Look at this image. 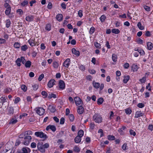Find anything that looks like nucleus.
<instances>
[{
	"mask_svg": "<svg viewBox=\"0 0 153 153\" xmlns=\"http://www.w3.org/2000/svg\"><path fill=\"white\" fill-rule=\"evenodd\" d=\"M144 104L142 103H139L137 105V107L140 108H143L144 107Z\"/></svg>",
	"mask_w": 153,
	"mask_h": 153,
	"instance_id": "603ef678",
	"label": "nucleus"
},
{
	"mask_svg": "<svg viewBox=\"0 0 153 153\" xmlns=\"http://www.w3.org/2000/svg\"><path fill=\"white\" fill-rule=\"evenodd\" d=\"M147 48L149 50H152L153 48L152 44L151 42H148L147 44Z\"/></svg>",
	"mask_w": 153,
	"mask_h": 153,
	"instance_id": "6ab92c4d",
	"label": "nucleus"
},
{
	"mask_svg": "<svg viewBox=\"0 0 153 153\" xmlns=\"http://www.w3.org/2000/svg\"><path fill=\"white\" fill-rule=\"evenodd\" d=\"M125 112L126 114H130L131 113V110L129 108H127L125 110Z\"/></svg>",
	"mask_w": 153,
	"mask_h": 153,
	"instance_id": "37998d69",
	"label": "nucleus"
},
{
	"mask_svg": "<svg viewBox=\"0 0 153 153\" xmlns=\"http://www.w3.org/2000/svg\"><path fill=\"white\" fill-rule=\"evenodd\" d=\"M48 109L52 113H54L56 110L54 106L53 105H49L48 106Z\"/></svg>",
	"mask_w": 153,
	"mask_h": 153,
	"instance_id": "4468645a",
	"label": "nucleus"
},
{
	"mask_svg": "<svg viewBox=\"0 0 153 153\" xmlns=\"http://www.w3.org/2000/svg\"><path fill=\"white\" fill-rule=\"evenodd\" d=\"M33 90L35 91L38 88V85H37L35 84L33 85Z\"/></svg>",
	"mask_w": 153,
	"mask_h": 153,
	"instance_id": "338daca9",
	"label": "nucleus"
},
{
	"mask_svg": "<svg viewBox=\"0 0 153 153\" xmlns=\"http://www.w3.org/2000/svg\"><path fill=\"white\" fill-rule=\"evenodd\" d=\"M59 88L62 90H63L65 88V84L62 80H60L59 82Z\"/></svg>",
	"mask_w": 153,
	"mask_h": 153,
	"instance_id": "f8f14e48",
	"label": "nucleus"
},
{
	"mask_svg": "<svg viewBox=\"0 0 153 153\" xmlns=\"http://www.w3.org/2000/svg\"><path fill=\"white\" fill-rule=\"evenodd\" d=\"M71 63L70 59H66L63 63V66L66 68H68Z\"/></svg>",
	"mask_w": 153,
	"mask_h": 153,
	"instance_id": "0eeeda50",
	"label": "nucleus"
},
{
	"mask_svg": "<svg viewBox=\"0 0 153 153\" xmlns=\"http://www.w3.org/2000/svg\"><path fill=\"white\" fill-rule=\"evenodd\" d=\"M53 67L55 68H57L59 66V63L58 62L55 61L53 63Z\"/></svg>",
	"mask_w": 153,
	"mask_h": 153,
	"instance_id": "e433bc0d",
	"label": "nucleus"
},
{
	"mask_svg": "<svg viewBox=\"0 0 153 153\" xmlns=\"http://www.w3.org/2000/svg\"><path fill=\"white\" fill-rule=\"evenodd\" d=\"M95 31V28L94 27H91L90 29L89 30V33L91 34H92Z\"/></svg>",
	"mask_w": 153,
	"mask_h": 153,
	"instance_id": "09e8293b",
	"label": "nucleus"
},
{
	"mask_svg": "<svg viewBox=\"0 0 153 153\" xmlns=\"http://www.w3.org/2000/svg\"><path fill=\"white\" fill-rule=\"evenodd\" d=\"M25 133L26 135H32L33 134L32 131L30 130L27 131Z\"/></svg>",
	"mask_w": 153,
	"mask_h": 153,
	"instance_id": "bf43d9fd",
	"label": "nucleus"
},
{
	"mask_svg": "<svg viewBox=\"0 0 153 153\" xmlns=\"http://www.w3.org/2000/svg\"><path fill=\"white\" fill-rule=\"evenodd\" d=\"M130 78V76L129 75L127 76H124V79L123 80V82L124 83H126L129 80Z\"/></svg>",
	"mask_w": 153,
	"mask_h": 153,
	"instance_id": "4be33fe9",
	"label": "nucleus"
},
{
	"mask_svg": "<svg viewBox=\"0 0 153 153\" xmlns=\"http://www.w3.org/2000/svg\"><path fill=\"white\" fill-rule=\"evenodd\" d=\"M51 26L50 24H47L46 25L45 29L49 31L51 30Z\"/></svg>",
	"mask_w": 153,
	"mask_h": 153,
	"instance_id": "c03bdc74",
	"label": "nucleus"
},
{
	"mask_svg": "<svg viewBox=\"0 0 153 153\" xmlns=\"http://www.w3.org/2000/svg\"><path fill=\"white\" fill-rule=\"evenodd\" d=\"M28 3V2L27 0H24L22 2L21 4L22 6H25Z\"/></svg>",
	"mask_w": 153,
	"mask_h": 153,
	"instance_id": "ea45409f",
	"label": "nucleus"
},
{
	"mask_svg": "<svg viewBox=\"0 0 153 153\" xmlns=\"http://www.w3.org/2000/svg\"><path fill=\"white\" fill-rule=\"evenodd\" d=\"M74 151L76 152H78L80 151V148L76 146L74 147Z\"/></svg>",
	"mask_w": 153,
	"mask_h": 153,
	"instance_id": "8fccbe9b",
	"label": "nucleus"
},
{
	"mask_svg": "<svg viewBox=\"0 0 153 153\" xmlns=\"http://www.w3.org/2000/svg\"><path fill=\"white\" fill-rule=\"evenodd\" d=\"M129 66V64L127 62L125 63L124 65H123V67L125 68L126 69H127L128 68Z\"/></svg>",
	"mask_w": 153,
	"mask_h": 153,
	"instance_id": "6e6d98bb",
	"label": "nucleus"
},
{
	"mask_svg": "<svg viewBox=\"0 0 153 153\" xmlns=\"http://www.w3.org/2000/svg\"><path fill=\"white\" fill-rule=\"evenodd\" d=\"M144 114L142 113L141 111H137L136 112L135 114V117L136 118H138L140 117H142L144 116Z\"/></svg>",
	"mask_w": 153,
	"mask_h": 153,
	"instance_id": "9d476101",
	"label": "nucleus"
},
{
	"mask_svg": "<svg viewBox=\"0 0 153 153\" xmlns=\"http://www.w3.org/2000/svg\"><path fill=\"white\" fill-rule=\"evenodd\" d=\"M56 97V95L54 94L51 93L49 94L48 98L49 99H51L52 98H55Z\"/></svg>",
	"mask_w": 153,
	"mask_h": 153,
	"instance_id": "c9c22d12",
	"label": "nucleus"
},
{
	"mask_svg": "<svg viewBox=\"0 0 153 153\" xmlns=\"http://www.w3.org/2000/svg\"><path fill=\"white\" fill-rule=\"evenodd\" d=\"M129 133L130 135H132L133 136H135L136 134L135 132L132 129H130L129 130Z\"/></svg>",
	"mask_w": 153,
	"mask_h": 153,
	"instance_id": "a18cd8bd",
	"label": "nucleus"
},
{
	"mask_svg": "<svg viewBox=\"0 0 153 153\" xmlns=\"http://www.w3.org/2000/svg\"><path fill=\"white\" fill-rule=\"evenodd\" d=\"M72 53L77 56L79 55L80 53L79 51H76L75 48H73L72 49Z\"/></svg>",
	"mask_w": 153,
	"mask_h": 153,
	"instance_id": "f3484780",
	"label": "nucleus"
},
{
	"mask_svg": "<svg viewBox=\"0 0 153 153\" xmlns=\"http://www.w3.org/2000/svg\"><path fill=\"white\" fill-rule=\"evenodd\" d=\"M44 77V74H41L38 78V80L40 81L42 80Z\"/></svg>",
	"mask_w": 153,
	"mask_h": 153,
	"instance_id": "864d4df0",
	"label": "nucleus"
},
{
	"mask_svg": "<svg viewBox=\"0 0 153 153\" xmlns=\"http://www.w3.org/2000/svg\"><path fill=\"white\" fill-rule=\"evenodd\" d=\"M35 135L37 137L46 139L48 138L47 135L42 131H36L35 133Z\"/></svg>",
	"mask_w": 153,
	"mask_h": 153,
	"instance_id": "f03ea898",
	"label": "nucleus"
},
{
	"mask_svg": "<svg viewBox=\"0 0 153 153\" xmlns=\"http://www.w3.org/2000/svg\"><path fill=\"white\" fill-rule=\"evenodd\" d=\"M27 48L28 47L26 45H25L21 47V49L22 51H25L27 49Z\"/></svg>",
	"mask_w": 153,
	"mask_h": 153,
	"instance_id": "f704fd0d",
	"label": "nucleus"
},
{
	"mask_svg": "<svg viewBox=\"0 0 153 153\" xmlns=\"http://www.w3.org/2000/svg\"><path fill=\"white\" fill-rule=\"evenodd\" d=\"M81 140V137L77 136L75 138V142L76 143H79L80 142Z\"/></svg>",
	"mask_w": 153,
	"mask_h": 153,
	"instance_id": "5701e85b",
	"label": "nucleus"
},
{
	"mask_svg": "<svg viewBox=\"0 0 153 153\" xmlns=\"http://www.w3.org/2000/svg\"><path fill=\"white\" fill-rule=\"evenodd\" d=\"M77 111L79 114H81L83 113L84 109L82 106H80L78 107Z\"/></svg>",
	"mask_w": 153,
	"mask_h": 153,
	"instance_id": "1a4fd4ad",
	"label": "nucleus"
},
{
	"mask_svg": "<svg viewBox=\"0 0 153 153\" xmlns=\"http://www.w3.org/2000/svg\"><path fill=\"white\" fill-rule=\"evenodd\" d=\"M138 52L141 55H143L145 54V52L143 50H138Z\"/></svg>",
	"mask_w": 153,
	"mask_h": 153,
	"instance_id": "052dcab7",
	"label": "nucleus"
},
{
	"mask_svg": "<svg viewBox=\"0 0 153 153\" xmlns=\"http://www.w3.org/2000/svg\"><path fill=\"white\" fill-rule=\"evenodd\" d=\"M21 60L20 58H18L17 59L16 61V65L18 66H21Z\"/></svg>",
	"mask_w": 153,
	"mask_h": 153,
	"instance_id": "a878e982",
	"label": "nucleus"
},
{
	"mask_svg": "<svg viewBox=\"0 0 153 153\" xmlns=\"http://www.w3.org/2000/svg\"><path fill=\"white\" fill-rule=\"evenodd\" d=\"M14 112V109L12 107H10L9 108L8 113L10 114H13Z\"/></svg>",
	"mask_w": 153,
	"mask_h": 153,
	"instance_id": "79ce46f5",
	"label": "nucleus"
},
{
	"mask_svg": "<svg viewBox=\"0 0 153 153\" xmlns=\"http://www.w3.org/2000/svg\"><path fill=\"white\" fill-rule=\"evenodd\" d=\"M20 100V99L19 97H17L16 98L15 100L14 103L16 104Z\"/></svg>",
	"mask_w": 153,
	"mask_h": 153,
	"instance_id": "774afa93",
	"label": "nucleus"
},
{
	"mask_svg": "<svg viewBox=\"0 0 153 153\" xmlns=\"http://www.w3.org/2000/svg\"><path fill=\"white\" fill-rule=\"evenodd\" d=\"M26 135L25 133L23 132L21 134H20L19 135V138H22L23 137Z\"/></svg>",
	"mask_w": 153,
	"mask_h": 153,
	"instance_id": "69168bd1",
	"label": "nucleus"
},
{
	"mask_svg": "<svg viewBox=\"0 0 153 153\" xmlns=\"http://www.w3.org/2000/svg\"><path fill=\"white\" fill-rule=\"evenodd\" d=\"M138 68V66L137 65L134 64H133L131 66V70H132L134 72L137 71Z\"/></svg>",
	"mask_w": 153,
	"mask_h": 153,
	"instance_id": "dca6fc26",
	"label": "nucleus"
},
{
	"mask_svg": "<svg viewBox=\"0 0 153 153\" xmlns=\"http://www.w3.org/2000/svg\"><path fill=\"white\" fill-rule=\"evenodd\" d=\"M144 9L147 11H149L150 10V8L149 7L145 5L144 6Z\"/></svg>",
	"mask_w": 153,
	"mask_h": 153,
	"instance_id": "13d9d810",
	"label": "nucleus"
},
{
	"mask_svg": "<svg viewBox=\"0 0 153 153\" xmlns=\"http://www.w3.org/2000/svg\"><path fill=\"white\" fill-rule=\"evenodd\" d=\"M95 46L97 48H100L101 45L100 44L96 42L94 43V44Z\"/></svg>",
	"mask_w": 153,
	"mask_h": 153,
	"instance_id": "3c124183",
	"label": "nucleus"
},
{
	"mask_svg": "<svg viewBox=\"0 0 153 153\" xmlns=\"http://www.w3.org/2000/svg\"><path fill=\"white\" fill-rule=\"evenodd\" d=\"M103 99L102 97H100L97 100V104L98 105H100L102 104L103 101Z\"/></svg>",
	"mask_w": 153,
	"mask_h": 153,
	"instance_id": "473e14b6",
	"label": "nucleus"
},
{
	"mask_svg": "<svg viewBox=\"0 0 153 153\" xmlns=\"http://www.w3.org/2000/svg\"><path fill=\"white\" fill-rule=\"evenodd\" d=\"M55 80L54 79H51L48 82V86L49 88H51L55 84Z\"/></svg>",
	"mask_w": 153,
	"mask_h": 153,
	"instance_id": "6e6552de",
	"label": "nucleus"
},
{
	"mask_svg": "<svg viewBox=\"0 0 153 153\" xmlns=\"http://www.w3.org/2000/svg\"><path fill=\"white\" fill-rule=\"evenodd\" d=\"M137 26H138L140 30H143L144 29V27L142 26L140 22H139L138 23Z\"/></svg>",
	"mask_w": 153,
	"mask_h": 153,
	"instance_id": "4c0bfd02",
	"label": "nucleus"
},
{
	"mask_svg": "<svg viewBox=\"0 0 153 153\" xmlns=\"http://www.w3.org/2000/svg\"><path fill=\"white\" fill-rule=\"evenodd\" d=\"M18 121L16 119L14 118H13L10 119V122L9 123V124H14L16 123Z\"/></svg>",
	"mask_w": 153,
	"mask_h": 153,
	"instance_id": "aec40b11",
	"label": "nucleus"
},
{
	"mask_svg": "<svg viewBox=\"0 0 153 153\" xmlns=\"http://www.w3.org/2000/svg\"><path fill=\"white\" fill-rule=\"evenodd\" d=\"M112 32L115 34H117L120 33V31L118 29H113L112 30Z\"/></svg>",
	"mask_w": 153,
	"mask_h": 153,
	"instance_id": "2f4dec72",
	"label": "nucleus"
},
{
	"mask_svg": "<svg viewBox=\"0 0 153 153\" xmlns=\"http://www.w3.org/2000/svg\"><path fill=\"white\" fill-rule=\"evenodd\" d=\"M25 141L23 142L24 144L26 146L28 145L31 141L32 137L28 135L25 137Z\"/></svg>",
	"mask_w": 153,
	"mask_h": 153,
	"instance_id": "7ed1b4c3",
	"label": "nucleus"
},
{
	"mask_svg": "<svg viewBox=\"0 0 153 153\" xmlns=\"http://www.w3.org/2000/svg\"><path fill=\"white\" fill-rule=\"evenodd\" d=\"M84 131L82 130H80L79 131L78 133V136L82 137L83 135Z\"/></svg>",
	"mask_w": 153,
	"mask_h": 153,
	"instance_id": "bb28decb",
	"label": "nucleus"
},
{
	"mask_svg": "<svg viewBox=\"0 0 153 153\" xmlns=\"http://www.w3.org/2000/svg\"><path fill=\"white\" fill-rule=\"evenodd\" d=\"M28 42L31 46H34L36 45L33 40H29L28 41Z\"/></svg>",
	"mask_w": 153,
	"mask_h": 153,
	"instance_id": "393cba45",
	"label": "nucleus"
},
{
	"mask_svg": "<svg viewBox=\"0 0 153 153\" xmlns=\"http://www.w3.org/2000/svg\"><path fill=\"white\" fill-rule=\"evenodd\" d=\"M93 84L94 87L96 88H98L100 87V83L98 82H93Z\"/></svg>",
	"mask_w": 153,
	"mask_h": 153,
	"instance_id": "b1692460",
	"label": "nucleus"
},
{
	"mask_svg": "<svg viewBox=\"0 0 153 153\" xmlns=\"http://www.w3.org/2000/svg\"><path fill=\"white\" fill-rule=\"evenodd\" d=\"M46 129L47 131L49 129H50L52 131L54 132L56 131V127L54 126L49 125L46 128Z\"/></svg>",
	"mask_w": 153,
	"mask_h": 153,
	"instance_id": "ddd939ff",
	"label": "nucleus"
},
{
	"mask_svg": "<svg viewBox=\"0 0 153 153\" xmlns=\"http://www.w3.org/2000/svg\"><path fill=\"white\" fill-rule=\"evenodd\" d=\"M35 109L37 113L40 116L43 115L45 113V109L42 108H36Z\"/></svg>",
	"mask_w": 153,
	"mask_h": 153,
	"instance_id": "20e7f679",
	"label": "nucleus"
},
{
	"mask_svg": "<svg viewBox=\"0 0 153 153\" xmlns=\"http://www.w3.org/2000/svg\"><path fill=\"white\" fill-rule=\"evenodd\" d=\"M112 60L114 62H115L117 60V56L116 55L113 54L112 55Z\"/></svg>",
	"mask_w": 153,
	"mask_h": 153,
	"instance_id": "a19ab883",
	"label": "nucleus"
},
{
	"mask_svg": "<svg viewBox=\"0 0 153 153\" xmlns=\"http://www.w3.org/2000/svg\"><path fill=\"white\" fill-rule=\"evenodd\" d=\"M20 46V44L18 42H15L14 44V47L16 48H19Z\"/></svg>",
	"mask_w": 153,
	"mask_h": 153,
	"instance_id": "c756f323",
	"label": "nucleus"
},
{
	"mask_svg": "<svg viewBox=\"0 0 153 153\" xmlns=\"http://www.w3.org/2000/svg\"><path fill=\"white\" fill-rule=\"evenodd\" d=\"M37 148L42 153H44L45 151V148L43 146V143L42 142H39L37 144Z\"/></svg>",
	"mask_w": 153,
	"mask_h": 153,
	"instance_id": "39448f33",
	"label": "nucleus"
},
{
	"mask_svg": "<svg viewBox=\"0 0 153 153\" xmlns=\"http://www.w3.org/2000/svg\"><path fill=\"white\" fill-rule=\"evenodd\" d=\"M106 18L105 16L104 15H102L100 18V20L101 22H104Z\"/></svg>",
	"mask_w": 153,
	"mask_h": 153,
	"instance_id": "58836bf2",
	"label": "nucleus"
},
{
	"mask_svg": "<svg viewBox=\"0 0 153 153\" xmlns=\"http://www.w3.org/2000/svg\"><path fill=\"white\" fill-rule=\"evenodd\" d=\"M7 97H2L0 98V102L2 103V105L3 103L6 101V100L7 99Z\"/></svg>",
	"mask_w": 153,
	"mask_h": 153,
	"instance_id": "412c9836",
	"label": "nucleus"
},
{
	"mask_svg": "<svg viewBox=\"0 0 153 153\" xmlns=\"http://www.w3.org/2000/svg\"><path fill=\"white\" fill-rule=\"evenodd\" d=\"M7 0L5 1L6 3L5 4H4V7L5 8H6L10 7V5H9V4H8L6 2H7Z\"/></svg>",
	"mask_w": 153,
	"mask_h": 153,
	"instance_id": "5fc2aeb1",
	"label": "nucleus"
},
{
	"mask_svg": "<svg viewBox=\"0 0 153 153\" xmlns=\"http://www.w3.org/2000/svg\"><path fill=\"white\" fill-rule=\"evenodd\" d=\"M107 138L109 140H114L115 139V138L113 135H108L107 136Z\"/></svg>",
	"mask_w": 153,
	"mask_h": 153,
	"instance_id": "72a5a7b5",
	"label": "nucleus"
},
{
	"mask_svg": "<svg viewBox=\"0 0 153 153\" xmlns=\"http://www.w3.org/2000/svg\"><path fill=\"white\" fill-rule=\"evenodd\" d=\"M63 16L61 14H59L56 16V19L59 21H61L62 19Z\"/></svg>",
	"mask_w": 153,
	"mask_h": 153,
	"instance_id": "a211bd4d",
	"label": "nucleus"
},
{
	"mask_svg": "<svg viewBox=\"0 0 153 153\" xmlns=\"http://www.w3.org/2000/svg\"><path fill=\"white\" fill-rule=\"evenodd\" d=\"M31 65V62L30 61H28L26 62L25 66L26 68H30Z\"/></svg>",
	"mask_w": 153,
	"mask_h": 153,
	"instance_id": "7c9ffc66",
	"label": "nucleus"
},
{
	"mask_svg": "<svg viewBox=\"0 0 153 153\" xmlns=\"http://www.w3.org/2000/svg\"><path fill=\"white\" fill-rule=\"evenodd\" d=\"M69 117L71 121H73L74 120V117L73 114H70L69 116Z\"/></svg>",
	"mask_w": 153,
	"mask_h": 153,
	"instance_id": "49530a36",
	"label": "nucleus"
},
{
	"mask_svg": "<svg viewBox=\"0 0 153 153\" xmlns=\"http://www.w3.org/2000/svg\"><path fill=\"white\" fill-rule=\"evenodd\" d=\"M17 12L19 13L20 15H22L23 13V11L21 9H19L17 10Z\"/></svg>",
	"mask_w": 153,
	"mask_h": 153,
	"instance_id": "e2e57ef3",
	"label": "nucleus"
},
{
	"mask_svg": "<svg viewBox=\"0 0 153 153\" xmlns=\"http://www.w3.org/2000/svg\"><path fill=\"white\" fill-rule=\"evenodd\" d=\"M11 10V7L6 8L5 12V14L7 15H9L10 13Z\"/></svg>",
	"mask_w": 153,
	"mask_h": 153,
	"instance_id": "c85d7f7f",
	"label": "nucleus"
},
{
	"mask_svg": "<svg viewBox=\"0 0 153 153\" xmlns=\"http://www.w3.org/2000/svg\"><path fill=\"white\" fill-rule=\"evenodd\" d=\"M34 17L32 15H29L27 16L25 18V20L28 22H30L33 20Z\"/></svg>",
	"mask_w": 153,
	"mask_h": 153,
	"instance_id": "2eb2a0df",
	"label": "nucleus"
},
{
	"mask_svg": "<svg viewBox=\"0 0 153 153\" xmlns=\"http://www.w3.org/2000/svg\"><path fill=\"white\" fill-rule=\"evenodd\" d=\"M22 150V153H30L31 151L30 149L27 147H23Z\"/></svg>",
	"mask_w": 153,
	"mask_h": 153,
	"instance_id": "9b49d317",
	"label": "nucleus"
},
{
	"mask_svg": "<svg viewBox=\"0 0 153 153\" xmlns=\"http://www.w3.org/2000/svg\"><path fill=\"white\" fill-rule=\"evenodd\" d=\"M78 15L79 17H81L83 16L82 10H79L78 12Z\"/></svg>",
	"mask_w": 153,
	"mask_h": 153,
	"instance_id": "4d7b16f0",
	"label": "nucleus"
},
{
	"mask_svg": "<svg viewBox=\"0 0 153 153\" xmlns=\"http://www.w3.org/2000/svg\"><path fill=\"white\" fill-rule=\"evenodd\" d=\"M93 120L96 123H98L102 122V117L99 114H95L93 117Z\"/></svg>",
	"mask_w": 153,
	"mask_h": 153,
	"instance_id": "f257e3e1",
	"label": "nucleus"
},
{
	"mask_svg": "<svg viewBox=\"0 0 153 153\" xmlns=\"http://www.w3.org/2000/svg\"><path fill=\"white\" fill-rule=\"evenodd\" d=\"M21 88L22 89L24 92L26 91L27 90V87L25 85H22L21 86Z\"/></svg>",
	"mask_w": 153,
	"mask_h": 153,
	"instance_id": "de8ad7c7",
	"label": "nucleus"
},
{
	"mask_svg": "<svg viewBox=\"0 0 153 153\" xmlns=\"http://www.w3.org/2000/svg\"><path fill=\"white\" fill-rule=\"evenodd\" d=\"M74 99L75 103L77 105L81 104L82 102V100L79 97H75Z\"/></svg>",
	"mask_w": 153,
	"mask_h": 153,
	"instance_id": "423d86ee",
	"label": "nucleus"
},
{
	"mask_svg": "<svg viewBox=\"0 0 153 153\" xmlns=\"http://www.w3.org/2000/svg\"><path fill=\"white\" fill-rule=\"evenodd\" d=\"M6 42V40L5 39H0V44H4Z\"/></svg>",
	"mask_w": 153,
	"mask_h": 153,
	"instance_id": "680f3d73",
	"label": "nucleus"
},
{
	"mask_svg": "<svg viewBox=\"0 0 153 153\" xmlns=\"http://www.w3.org/2000/svg\"><path fill=\"white\" fill-rule=\"evenodd\" d=\"M21 58V62L23 64H24L25 62H26V60L24 58V57L23 56H21L20 57Z\"/></svg>",
	"mask_w": 153,
	"mask_h": 153,
	"instance_id": "0e129e2a",
	"label": "nucleus"
},
{
	"mask_svg": "<svg viewBox=\"0 0 153 153\" xmlns=\"http://www.w3.org/2000/svg\"><path fill=\"white\" fill-rule=\"evenodd\" d=\"M10 21L9 19H7L6 21V26L7 28L9 27L10 26Z\"/></svg>",
	"mask_w": 153,
	"mask_h": 153,
	"instance_id": "cd10ccee",
	"label": "nucleus"
}]
</instances>
